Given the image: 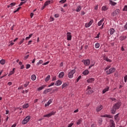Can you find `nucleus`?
Masks as SVG:
<instances>
[{
	"instance_id": "19",
	"label": "nucleus",
	"mask_w": 127,
	"mask_h": 127,
	"mask_svg": "<svg viewBox=\"0 0 127 127\" xmlns=\"http://www.w3.org/2000/svg\"><path fill=\"white\" fill-rule=\"evenodd\" d=\"M104 20H105V19L102 18L99 22L98 23V26H101L102 25L103 22H104Z\"/></svg>"
},
{
	"instance_id": "35",
	"label": "nucleus",
	"mask_w": 127,
	"mask_h": 127,
	"mask_svg": "<svg viewBox=\"0 0 127 127\" xmlns=\"http://www.w3.org/2000/svg\"><path fill=\"white\" fill-rule=\"evenodd\" d=\"M103 122V120L102 119V118H99L98 119V124L99 125H102V123Z\"/></svg>"
},
{
	"instance_id": "2",
	"label": "nucleus",
	"mask_w": 127,
	"mask_h": 127,
	"mask_svg": "<svg viewBox=\"0 0 127 127\" xmlns=\"http://www.w3.org/2000/svg\"><path fill=\"white\" fill-rule=\"evenodd\" d=\"M75 72H76V70L72 69L69 72H68V78H69L70 79H72V78H73L74 73H75Z\"/></svg>"
},
{
	"instance_id": "23",
	"label": "nucleus",
	"mask_w": 127,
	"mask_h": 127,
	"mask_svg": "<svg viewBox=\"0 0 127 127\" xmlns=\"http://www.w3.org/2000/svg\"><path fill=\"white\" fill-rule=\"evenodd\" d=\"M110 31V33L111 34V35H112V34H114V32H115V29L114 28H111L109 30Z\"/></svg>"
},
{
	"instance_id": "45",
	"label": "nucleus",
	"mask_w": 127,
	"mask_h": 127,
	"mask_svg": "<svg viewBox=\"0 0 127 127\" xmlns=\"http://www.w3.org/2000/svg\"><path fill=\"white\" fill-rule=\"evenodd\" d=\"M124 81L125 82V83H127V75H125L124 77Z\"/></svg>"
},
{
	"instance_id": "43",
	"label": "nucleus",
	"mask_w": 127,
	"mask_h": 127,
	"mask_svg": "<svg viewBox=\"0 0 127 127\" xmlns=\"http://www.w3.org/2000/svg\"><path fill=\"white\" fill-rule=\"evenodd\" d=\"M21 8V7H19L16 10H14L13 11L14 13H15V12H17Z\"/></svg>"
},
{
	"instance_id": "12",
	"label": "nucleus",
	"mask_w": 127,
	"mask_h": 127,
	"mask_svg": "<svg viewBox=\"0 0 127 127\" xmlns=\"http://www.w3.org/2000/svg\"><path fill=\"white\" fill-rule=\"evenodd\" d=\"M101 118H109V119H112L113 118V116L111 115H101Z\"/></svg>"
},
{
	"instance_id": "1",
	"label": "nucleus",
	"mask_w": 127,
	"mask_h": 127,
	"mask_svg": "<svg viewBox=\"0 0 127 127\" xmlns=\"http://www.w3.org/2000/svg\"><path fill=\"white\" fill-rule=\"evenodd\" d=\"M121 105V102H117V103L115 104L113 106L112 109L111 110L112 114H116V111H117V110H119V109H120Z\"/></svg>"
},
{
	"instance_id": "54",
	"label": "nucleus",
	"mask_w": 127,
	"mask_h": 127,
	"mask_svg": "<svg viewBox=\"0 0 127 127\" xmlns=\"http://www.w3.org/2000/svg\"><path fill=\"white\" fill-rule=\"evenodd\" d=\"M110 100H112V102H114V101H116V98H110Z\"/></svg>"
},
{
	"instance_id": "37",
	"label": "nucleus",
	"mask_w": 127,
	"mask_h": 127,
	"mask_svg": "<svg viewBox=\"0 0 127 127\" xmlns=\"http://www.w3.org/2000/svg\"><path fill=\"white\" fill-rule=\"evenodd\" d=\"M29 107V105H28V104H26L23 106V108L26 109V108H28Z\"/></svg>"
},
{
	"instance_id": "5",
	"label": "nucleus",
	"mask_w": 127,
	"mask_h": 127,
	"mask_svg": "<svg viewBox=\"0 0 127 127\" xmlns=\"http://www.w3.org/2000/svg\"><path fill=\"white\" fill-rule=\"evenodd\" d=\"M119 13H120V9H117L112 12V16H113V17L117 16V15H118V14H119Z\"/></svg>"
},
{
	"instance_id": "26",
	"label": "nucleus",
	"mask_w": 127,
	"mask_h": 127,
	"mask_svg": "<svg viewBox=\"0 0 127 127\" xmlns=\"http://www.w3.org/2000/svg\"><path fill=\"white\" fill-rule=\"evenodd\" d=\"M82 74H83V75H88V74H89V70H84L83 72H82Z\"/></svg>"
},
{
	"instance_id": "59",
	"label": "nucleus",
	"mask_w": 127,
	"mask_h": 127,
	"mask_svg": "<svg viewBox=\"0 0 127 127\" xmlns=\"http://www.w3.org/2000/svg\"><path fill=\"white\" fill-rule=\"evenodd\" d=\"M56 80V76H54L52 79V81H55Z\"/></svg>"
},
{
	"instance_id": "32",
	"label": "nucleus",
	"mask_w": 127,
	"mask_h": 127,
	"mask_svg": "<svg viewBox=\"0 0 127 127\" xmlns=\"http://www.w3.org/2000/svg\"><path fill=\"white\" fill-rule=\"evenodd\" d=\"M102 10L103 11H106V10H108V7H107L106 6H103L102 7Z\"/></svg>"
},
{
	"instance_id": "13",
	"label": "nucleus",
	"mask_w": 127,
	"mask_h": 127,
	"mask_svg": "<svg viewBox=\"0 0 127 127\" xmlns=\"http://www.w3.org/2000/svg\"><path fill=\"white\" fill-rule=\"evenodd\" d=\"M103 109V106L99 105L96 108V112H100Z\"/></svg>"
},
{
	"instance_id": "4",
	"label": "nucleus",
	"mask_w": 127,
	"mask_h": 127,
	"mask_svg": "<svg viewBox=\"0 0 127 127\" xmlns=\"http://www.w3.org/2000/svg\"><path fill=\"white\" fill-rule=\"evenodd\" d=\"M116 71V68L114 67H111L110 69H108L106 72L108 75H110V74H112V73H114Z\"/></svg>"
},
{
	"instance_id": "16",
	"label": "nucleus",
	"mask_w": 127,
	"mask_h": 127,
	"mask_svg": "<svg viewBox=\"0 0 127 127\" xmlns=\"http://www.w3.org/2000/svg\"><path fill=\"white\" fill-rule=\"evenodd\" d=\"M95 81V79L94 78H91L87 79V83H93Z\"/></svg>"
},
{
	"instance_id": "41",
	"label": "nucleus",
	"mask_w": 127,
	"mask_h": 127,
	"mask_svg": "<svg viewBox=\"0 0 127 127\" xmlns=\"http://www.w3.org/2000/svg\"><path fill=\"white\" fill-rule=\"evenodd\" d=\"M25 40L24 39H22L19 43L18 44L19 45H21V44H22L23 43V41Z\"/></svg>"
},
{
	"instance_id": "20",
	"label": "nucleus",
	"mask_w": 127,
	"mask_h": 127,
	"mask_svg": "<svg viewBox=\"0 0 127 127\" xmlns=\"http://www.w3.org/2000/svg\"><path fill=\"white\" fill-rule=\"evenodd\" d=\"M14 70H15V68H13L12 70L10 71V72L8 74V76H11V75L14 74Z\"/></svg>"
},
{
	"instance_id": "51",
	"label": "nucleus",
	"mask_w": 127,
	"mask_h": 127,
	"mask_svg": "<svg viewBox=\"0 0 127 127\" xmlns=\"http://www.w3.org/2000/svg\"><path fill=\"white\" fill-rule=\"evenodd\" d=\"M124 11H127V5L125 6L124 9H123Z\"/></svg>"
},
{
	"instance_id": "6",
	"label": "nucleus",
	"mask_w": 127,
	"mask_h": 127,
	"mask_svg": "<svg viewBox=\"0 0 127 127\" xmlns=\"http://www.w3.org/2000/svg\"><path fill=\"white\" fill-rule=\"evenodd\" d=\"M82 63L84 64L85 66H89L90 65V60L87 59V60H83L82 61Z\"/></svg>"
},
{
	"instance_id": "18",
	"label": "nucleus",
	"mask_w": 127,
	"mask_h": 127,
	"mask_svg": "<svg viewBox=\"0 0 127 127\" xmlns=\"http://www.w3.org/2000/svg\"><path fill=\"white\" fill-rule=\"evenodd\" d=\"M45 87H46V85H42L41 87L38 88V91H41V90H43Z\"/></svg>"
},
{
	"instance_id": "31",
	"label": "nucleus",
	"mask_w": 127,
	"mask_h": 127,
	"mask_svg": "<svg viewBox=\"0 0 127 127\" xmlns=\"http://www.w3.org/2000/svg\"><path fill=\"white\" fill-rule=\"evenodd\" d=\"M14 5H15V2L11 3L9 5L7 6V7H12V6H14Z\"/></svg>"
},
{
	"instance_id": "27",
	"label": "nucleus",
	"mask_w": 127,
	"mask_h": 127,
	"mask_svg": "<svg viewBox=\"0 0 127 127\" xmlns=\"http://www.w3.org/2000/svg\"><path fill=\"white\" fill-rule=\"evenodd\" d=\"M109 2L110 4H111V5H116V4H117V2H114L112 0H110Z\"/></svg>"
},
{
	"instance_id": "17",
	"label": "nucleus",
	"mask_w": 127,
	"mask_h": 127,
	"mask_svg": "<svg viewBox=\"0 0 127 127\" xmlns=\"http://www.w3.org/2000/svg\"><path fill=\"white\" fill-rule=\"evenodd\" d=\"M119 115H120V114H117L114 117V119H115V121H116L117 122H119V121L120 120V118H119Z\"/></svg>"
},
{
	"instance_id": "21",
	"label": "nucleus",
	"mask_w": 127,
	"mask_h": 127,
	"mask_svg": "<svg viewBox=\"0 0 127 127\" xmlns=\"http://www.w3.org/2000/svg\"><path fill=\"white\" fill-rule=\"evenodd\" d=\"M31 79L32 81H35L36 80V75L33 74L31 76Z\"/></svg>"
},
{
	"instance_id": "9",
	"label": "nucleus",
	"mask_w": 127,
	"mask_h": 127,
	"mask_svg": "<svg viewBox=\"0 0 127 127\" xmlns=\"http://www.w3.org/2000/svg\"><path fill=\"white\" fill-rule=\"evenodd\" d=\"M67 40L70 41L72 39V36L70 32H67L66 34Z\"/></svg>"
},
{
	"instance_id": "44",
	"label": "nucleus",
	"mask_w": 127,
	"mask_h": 127,
	"mask_svg": "<svg viewBox=\"0 0 127 127\" xmlns=\"http://www.w3.org/2000/svg\"><path fill=\"white\" fill-rule=\"evenodd\" d=\"M66 0H62L60 1V3H61V4L64 3L66 2Z\"/></svg>"
},
{
	"instance_id": "29",
	"label": "nucleus",
	"mask_w": 127,
	"mask_h": 127,
	"mask_svg": "<svg viewBox=\"0 0 127 127\" xmlns=\"http://www.w3.org/2000/svg\"><path fill=\"white\" fill-rule=\"evenodd\" d=\"M50 0H48L47 1H46L44 3V5L45 6H47V5H49V4H50Z\"/></svg>"
},
{
	"instance_id": "30",
	"label": "nucleus",
	"mask_w": 127,
	"mask_h": 127,
	"mask_svg": "<svg viewBox=\"0 0 127 127\" xmlns=\"http://www.w3.org/2000/svg\"><path fill=\"white\" fill-rule=\"evenodd\" d=\"M104 60H105V61H107V62H111L112 60H110V59L108 58V57H104Z\"/></svg>"
},
{
	"instance_id": "10",
	"label": "nucleus",
	"mask_w": 127,
	"mask_h": 127,
	"mask_svg": "<svg viewBox=\"0 0 127 127\" xmlns=\"http://www.w3.org/2000/svg\"><path fill=\"white\" fill-rule=\"evenodd\" d=\"M110 125L108 127H116V124H115V122L114 120H110Z\"/></svg>"
},
{
	"instance_id": "56",
	"label": "nucleus",
	"mask_w": 127,
	"mask_h": 127,
	"mask_svg": "<svg viewBox=\"0 0 127 127\" xmlns=\"http://www.w3.org/2000/svg\"><path fill=\"white\" fill-rule=\"evenodd\" d=\"M100 35H101V33H99L97 36L96 37V38H99L100 37Z\"/></svg>"
},
{
	"instance_id": "40",
	"label": "nucleus",
	"mask_w": 127,
	"mask_h": 127,
	"mask_svg": "<svg viewBox=\"0 0 127 127\" xmlns=\"http://www.w3.org/2000/svg\"><path fill=\"white\" fill-rule=\"evenodd\" d=\"M95 48H99V47H100V44L98 43H97L95 44Z\"/></svg>"
},
{
	"instance_id": "34",
	"label": "nucleus",
	"mask_w": 127,
	"mask_h": 127,
	"mask_svg": "<svg viewBox=\"0 0 127 127\" xmlns=\"http://www.w3.org/2000/svg\"><path fill=\"white\" fill-rule=\"evenodd\" d=\"M0 63L1 64V65H4V64H5V60H1L0 61Z\"/></svg>"
},
{
	"instance_id": "28",
	"label": "nucleus",
	"mask_w": 127,
	"mask_h": 127,
	"mask_svg": "<svg viewBox=\"0 0 127 127\" xmlns=\"http://www.w3.org/2000/svg\"><path fill=\"white\" fill-rule=\"evenodd\" d=\"M81 9H82V7H81V6H78L76 8V11H77V12H79V11H80Z\"/></svg>"
},
{
	"instance_id": "47",
	"label": "nucleus",
	"mask_w": 127,
	"mask_h": 127,
	"mask_svg": "<svg viewBox=\"0 0 127 127\" xmlns=\"http://www.w3.org/2000/svg\"><path fill=\"white\" fill-rule=\"evenodd\" d=\"M14 44V43L11 42H10V44L8 45V46H12Z\"/></svg>"
},
{
	"instance_id": "42",
	"label": "nucleus",
	"mask_w": 127,
	"mask_h": 127,
	"mask_svg": "<svg viewBox=\"0 0 127 127\" xmlns=\"http://www.w3.org/2000/svg\"><path fill=\"white\" fill-rule=\"evenodd\" d=\"M21 8V7H19L16 10H14L13 11L14 13H15V12H17Z\"/></svg>"
},
{
	"instance_id": "52",
	"label": "nucleus",
	"mask_w": 127,
	"mask_h": 127,
	"mask_svg": "<svg viewBox=\"0 0 127 127\" xmlns=\"http://www.w3.org/2000/svg\"><path fill=\"white\" fill-rule=\"evenodd\" d=\"M74 125V123H70L68 125V127H72V126Z\"/></svg>"
},
{
	"instance_id": "60",
	"label": "nucleus",
	"mask_w": 127,
	"mask_h": 127,
	"mask_svg": "<svg viewBox=\"0 0 127 127\" xmlns=\"http://www.w3.org/2000/svg\"><path fill=\"white\" fill-rule=\"evenodd\" d=\"M104 24H105V23H103L102 26L100 27V29H103L104 28Z\"/></svg>"
},
{
	"instance_id": "14",
	"label": "nucleus",
	"mask_w": 127,
	"mask_h": 127,
	"mask_svg": "<svg viewBox=\"0 0 127 127\" xmlns=\"http://www.w3.org/2000/svg\"><path fill=\"white\" fill-rule=\"evenodd\" d=\"M52 90V88H49L45 90L43 92V94H47V93H49V92H51V91Z\"/></svg>"
},
{
	"instance_id": "62",
	"label": "nucleus",
	"mask_w": 127,
	"mask_h": 127,
	"mask_svg": "<svg viewBox=\"0 0 127 127\" xmlns=\"http://www.w3.org/2000/svg\"><path fill=\"white\" fill-rule=\"evenodd\" d=\"M31 42H32V41H29L28 43V45H30V44H31Z\"/></svg>"
},
{
	"instance_id": "63",
	"label": "nucleus",
	"mask_w": 127,
	"mask_h": 127,
	"mask_svg": "<svg viewBox=\"0 0 127 127\" xmlns=\"http://www.w3.org/2000/svg\"><path fill=\"white\" fill-rule=\"evenodd\" d=\"M48 102H49V104H51V103H52V100L50 99Z\"/></svg>"
},
{
	"instance_id": "8",
	"label": "nucleus",
	"mask_w": 127,
	"mask_h": 127,
	"mask_svg": "<svg viewBox=\"0 0 127 127\" xmlns=\"http://www.w3.org/2000/svg\"><path fill=\"white\" fill-rule=\"evenodd\" d=\"M93 22H94V21L93 20H91L89 22L85 23V27H86V28H88V27H90L91 24H93Z\"/></svg>"
},
{
	"instance_id": "7",
	"label": "nucleus",
	"mask_w": 127,
	"mask_h": 127,
	"mask_svg": "<svg viewBox=\"0 0 127 127\" xmlns=\"http://www.w3.org/2000/svg\"><path fill=\"white\" fill-rule=\"evenodd\" d=\"M56 114V112H52L50 113H49L48 114L45 115L44 116V118H50L51 116H53Z\"/></svg>"
},
{
	"instance_id": "57",
	"label": "nucleus",
	"mask_w": 127,
	"mask_h": 127,
	"mask_svg": "<svg viewBox=\"0 0 127 127\" xmlns=\"http://www.w3.org/2000/svg\"><path fill=\"white\" fill-rule=\"evenodd\" d=\"M54 84H55L54 82H53V83H52L51 84H50V85L48 86V87H51L52 86H54Z\"/></svg>"
},
{
	"instance_id": "64",
	"label": "nucleus",
	"mask_w": 127,
	"mask_h": 127,
	"mask_svg": "<svg viewBox=\"0 0 127 127\" xmlns=\"http://www.w3.org/2000/svg\"><path fill=\"white\" fill-rule=\"evenodd\" d=\"M124 28H125V29H127V23L124 26Z\"/></svg>"
},
{
	"instance_id": "61",
	"label": "nucleus",
	"mask_w": 127,
	"mask_h": 127,
	"mask_svg": "<svg viewBox=\"0 0 127 127\" xmlns=\"http://www.w3.org/2000/svg\"><path fill=\"white\" fill-rule=\"evenodd\" d=\"M47 64H49V62H47L43 64V65H47Z\"/></svg>"
},
{
	"instance_id": "58",
	"label": "nucleus",
	"mask_w": 127,
	"mask_h": 127,
	"mask_svg": "<svg viewBox=\"0 0 127 127\" xmlns=\"http://www.w3.org/2000/svg\"><path fill=\"white\" fill-rule=\"evenodd\" d=\"M110 68H111V66H107L105 68V71H107V70H108V69H110Z\"/></svg>"
},
{
	"instance_id": "25",
	"label": "nucleus",
	"mask_w": 127,
	"mask_h": 127,
	"mask_svg": "<svg viewBox=\"0 0 127 127\" xmlns=\"http://www.w3.org/2000/svg\"><path fill=\"white\" fill-rule=\"evenodd\" d=\"M109 89H110V88L109 87H107L105 89L103 90V94H105V93L108 92V91H109Z\"/></svg>"
},
{
	"instance_id": "46",
	"label": "nucleus",
	"mask_w": 127,
	"mask_h": 127,
	"mask_svg": "<svg viewBox=\"0 0 127 127\" xmlns=\"http://www.w3.org/2000/svg\"><path fill=\"white\" fill-rule=\"evenodd\" d=\"M120 38L121 40H124V39H126L127 38V36L121 37Z\"/></svg>"
},
{
	"instance_id": "53",
	"label": "nucleus",
	"mask_w": 127,
	"mask_h": 127,
	"mask_svg": "<svg viewBox=\"0 0 127 127\" xmlns=\"http://www.w3.org/2000/svg\"><path fill=\"white\" fill-rule=\"evenodd\" d=\"M23 3H25V2H21L18 6H21V5H22V4H23Z\"/></svg>"
},
{
	"instance_id": "50",
	"label": "nucleus",
	"mask_w": 127,
	"mask_h": 127,
	"mask_svg": "<svg viewBox=\"0 0 127 127\" xmlns=\"http://www.w3.org/2000/svg\"><path fill=\"white\" fill-rule=\"evenodd\" d=\"M26 69H29V68H30V64H28L26 65Z\"/></svg>"
},
{
	"instance_id": "55",
	"label": "nucleus",
	"mask_w": 127,
	"mask_h": 127,
	"mask_svg": "<svg viewBox=\"0 0 127 127\" xmlns=\"http://www.w3.org/2000/svg\"><path fill=\"white\" fill-rule=\"evenodd\" d=\"M49 105H50V104H49V102H48L47 103H46V104H45V107H48V106H49Z\"/></svg>"
},
{
	"instance_id": "15",
	"label": "nucleus",
	"mask_w": 127,
	"mask_h": 127,
	"mask_svg": "<svg viewBox=\"0 0 127 127\" xmlns=\"http://www.w3.org/2000/svg\"><path fill=\"white\" fill-rule=\"evenodd\" d=\"M62 84V81L61 80H58L56 81L55 85L56 86H60Z\"/></svg>"
},
{
	"instance_id": "39",
	"label": "nucleus",
	"mask_w": 127,
	"mask_h": 127,
	"mask_svg": "<svg viewBox=\"0 0 127 127\" xmlns=\"http://www.w3.org/2000/svg\"><path fill=\"white\" fill-rule=\"evenodd\" d=\"M43 63V61L42 60H40L39 62L37 64V65L39 66V64H42Z\"/></svg>"
},
{
	"instance_id": "11",
	"label": "nucleus",
	"mask_w": 127,
	"mask_h": 127,
	"mask_svg": "<svg viewBox=\"0 0 127 127\" xmlns=\"http://www.w3.org/2000/svg\"><path fill=\"white\" fill-rule=\"evenodd\" d=\"M83 122V119L82 118H80L76 121V125L77 126H79V125H81Z\"/></svg>"
},
{
	"instance_id": "24",
	"label": "nucleus",
	"mask_w": 127,
	"mask_h": 127,
	"mask_svg": "<svg viewBox=\"0 0 127 127\" xmlns=\"http://www.w3.org/2000/svg\"><path fill=\"white\" fill-rule=\"evenodd\" d=\"M94 91H93L92 89L88 90H87L86 93L88 94V95H91V94L93 93Z\"/></svg>"
},
{
	"instance_id": "22",
	"label": "nucleus",
	"mask_w": 127,
	"mask_h": 127,
	"mask_svg": "<svg viewBox=\"0 0 127 127\" xmlns=\"http://www.w3.org/2000/svg\"><path fill=\"white\" fill-rule=\"evenodd\" d=\"M59 78H63L64 77V72L62 71L60 72L59 74Z\"/></svg>"
},
{
	"instance_id": "3",
	"label": "nucleus",
	"mask_w": 127,
	"mask_h": 127,
	"mask_svg": "<svg viewBox=\"0 0 127 127\" xmlns=\"http://www.w3.org/2000/svg\"><path fill=\"white\" fill-rule=\"evenodd\" d=\"M29 120H30V117L29 116L26 117L22 122L23 125H26L28 122H29Z\"/></svg>"
},
{
	"instance_id": "33",
	"label": "nucleus",
	"mask_w": 127,
	"mask_h": 127,
	"mask_svg": "<svg viewBox=\"0 0 127 127\" xmlns=\"http://www.w3.org/2000/svg\"><path fill=\"white\" fill-rule=\"evenodd\" d=\"M68 86V84L66 83H64L62 85V89H64V88H66Z\"/></svg>"
},
{
	"instance_id": "36",
	"label": "nucleus",
	"mask_w": 127,
	"mask_h": 127,
	"mask_svg": "<svg viewBox=\"0 0 127 127\" xmlns=\"http://www.w3.org/2000/svg\"><path fill=\"white\" fill-rule=\"evenodd\" d=\"M50 79V75H48L45 79V81L48 82V81H49Z\"/></svg>"
},
{
	"instance_id": "49",
	"label": "nucleus",
	"mask_w": 127,
	"mask_h": 127,
	"mask_svg": "<svg viewBox=\"0 0 127 127\" xmlns=\"http://www.w3.org/2000/svg\"><path fill=\"white\" fill-rule=\"evenodd\" d=\"M28 57H29V55H28L25 56L24 58V60H26V59H27L28 58Z\"/></svg>"
},
{
	"instance_id": "38",
	"label": "nucleus",
	"mask_w": 127,
	"mask_h": 127,
	"mask_svg": "<svg viewBox=\"0 0 127 127\" xmlns=\"http://www.w3.org/2000/svg\"><path fill=\"white\" fill-rule=\"evenodd\" d=\"M29 85V81H27L26 82V84H24V87L25 88H26L27 86H28Z\"/></svg>"
},
{
	"instance_id": "48",
	"label": "nucleus",
	"mask_w": 127,
	"mask_h": 127,
	"mask_svg": "<svg viewBox=\"0 0 127 127\" xmlns=\"http://www.w3.org/2000/svg\"><path fill=\"white\" fill-rule=\"evenodd\" d=\"M81 77L82 76H81V75L79 76L76 79V82H78L79 80L81 79Z\"/></svg>"
}]
</instances>
